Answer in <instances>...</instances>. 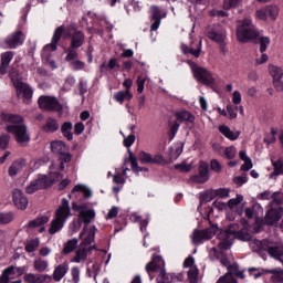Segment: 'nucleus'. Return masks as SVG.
<instances>
[{
    "instance_id": "1",
    "label": "nucleus",
    "mask_w": 283,
    "mask_h": 283,
    "mask_svg": "<svg viewBox=\"0 0 283 283\" xmlns=\"http://www.w3.org/2000/svg\"><path fill=\"white\" fill-rule=\"evenodd\" d=\"M87 233V227H84L82 232L80 233V240L82 242L80 243V248L75 252V256L73 258V262H85L87 260V247L92 245V242H94V239L96 238V226H93V229L90 230L87 235L83 239V235Z\"/></svg>"
},
{
    "instance_id": "2",
    "label": "nucleus",
    "mask_w": 283,
    "mask_h": 283,
    "mask_svg": "<svg viewBox=\"0 0 283 283\" xmlns=\"http://www.w3.org/2000/svg\"><path fill=\"white\" fill-rule=\"evenodd\" d=\"M67 218H70V201H67V199H63L61 206L55 211V219L51 222V227L49 229L50 235L59 233V231L63 229Z\"/></svg>"
},
{
    "instance_id": "3",
    "label": "nucleus",
    "mask_w": 283,
    "mask_h": 283,
    "mask_svg": "<svg viewBox=\"0 0 283 283\" xmlns=\"http://www.w3.org/2000/svg\"><path fill=\"white\" fill-rule=\"evenodd\" d=\"M259 34L258 29H255V25H253L251 20L244 19L243 21H239V25L237 27V39L240 43H249V41L258 39Z\"/></svg>"
},
{
    "instance_id": "4",
    "label": "nucleus",
    "mask_w": 283,
    "mask_h": 283,
    "mask_svg": "<svg viewBox=\"0 0 283 283\" xmlns=\"http://www.w3.org/2000/svg\"><path fill=\"white\" fill-rule=\"evenodd\" d=\"M7 132L14 136V140L20 145V147H28L30 145V134L28 133V126L21 125H9L7 126Z\"/></svg>"
},
{
    "instance_id": "5",
    "label": "nucleus",
    "mask_w": 283,
    "mask_h": 283,
    "mask_svg": "<svg viewBox=\"0 0 283 283\" xmlns=\"http://www.w3.org/2000/svg\"><path fill=\"white\" fill-rule=\"evenodd\" d=\"M63 32H65L64 27L56 28L51 43L46 44L43 49V56H46L45 63H48V65H50L52 70H56V62L54 60H50V55H48V52L50 51L56 52V43L61 41V38L63 36Z\"/></svg>"
},
{
    "instance_id": "6",
    "label": "nucleus",
    "mask_w": 283,
    "mask_h": 283,
    "mask_svg": "<svg viewBox=\"0 0 283 283\" xmlns=\"http://www.w3.org/2000/svg\"><path fill=\"white\" fill-rule=\"evenodd\" d=\"M222 27L220 24L209 25L207 28V36L214 43H218L222 54H227V43L224 39H227V32L220 31Z\"/></svg>"
},
{
    "instance_id": "7",
    "label": "nucleus",
    "mask_w": 283,
    "mask_h": 283,
    "mask_svg": "<svg viewBox=\"0 0 283 283\" xmlns=\"http://www.w3.org/2000/svg\"><path fill=\"white\" fill-rule=\"evenodd\" d=\"M38 103L44 112H61L63 109V106L54 96L42 95L39 97Z\"/></svg>"
},
{
    "instance_id": "8",
    "label": "nucleus",
    "mask_w": 283,
    "mask_h": 283,
    "mask_svg": "<svg viewBox=\"0 0 283 283\" xmlns=\"http://www.w3.org/2000/svg\"><path fill=\"white\" fill-rule=\"evenodd\" d=\"M216 231H218V226H212L211 228H207L205 230H195L192 233L193 244H202V242L211 240V238L216 235Z\"/></svg>"
},
{
    "instance_id": "9",
    "label": "nucleus",
    "mask_w": 283,
    "mask_h": 283,
    "mask_svg": "<svg viewBox=\"0 0 283 283\" xmlns=\"http://www.w3.org/2000/svg\"><path fill=\"white\" fill-rule=\"evenodd\" d=\"M64 36L71 38V48H81L83 43H85V35L83 32L76 30V27L74 24H71L67 27L66 32L64 33Z\"/></svg>"
},
{
    "instance_id": "10",
    "label": "nucleus",
    "mask_w": 283,
    "mask_h": 283,
    "mask_svg": "<svg viewBox=\"0 0 283 283\" xmlns=\"http://www.w3.org/2000/svg\"><path fill=\"white\" fill-rule=\"evenodd\" d=\"M192 73L198 81V83H202V85H213L214 78L211 72H209L207 69L201 67V66H193L192 67Z\"/></svg>"
},
{
    "instance_id": "11",
    "label": "nucleus",
    "mask_w": 283,
    "mask_h": 283,
    "mask_svg": "<svg viewBox=\"0 0 283 283\" xmlns=\"http://www.w3.org/2000/svg\"><path fill=\"white\" fill-rule=\"evenodd\" d=\"M239 277L240 280H244V270L240 271V265L238 263L230 264L228 268V273H226L223 276H221L218 280V283H226L230 280H235V277Z\"/></svg>"
},
{
    "instance_id": "12",
    "label": "nucleus",
    "mask_w": 283,
    "mask_h": 283,
    "mask_svg": "<svg viewBox=\"0 0 283 283\" xmlns=\"http://www.w3.org/2000/svg\"><path fill=\"white\" fill-rule=\"evenodd\" d=\"M235 229H238V224H230L228 233H230V235H234L237 240H241L242 242H251L253 240V235H251L248 228H242L240 231H235Z\"/></svg>"
},
{
    "instance_id": "13",
    "label": "nucleus",
    "mask_w": 283,
    "mask_h": 283,
    "mask_svg": "<svg viewBox=\"0 0 283 283\" xmlns=\"http://www.w3.org/2000/svg\"><path fill=\"white\" fill-rule=\"evenodd\" d=\"M283 208H270L265 213V224L273 227V224H277L280 220H282Z\"/></svg>"
},
{
    "instance_id": "14",
    "label": "nucleus",
    "mask_w": 283,
    "mask_h": 283,
    "mask_svg": "<svg viewBox=\"0 0 283 283\" xmlns=\"http://www.w3.org/2000/svg\"><path fill=\"white\" fill-rule=\"evenodd\" d=\"M12 198H13V205L17 207V209H21V211H25L28 209V197L23 193L21 189H13L12 190Z\"/></svg>"
},
{
    "instance_id": "15",
    "label": "nucleus",
    "mask_w": 283,
    "mask_h": 283,
    "mask_svg": "<svg viewBox=\"0 0 283 283\" xmlns=\"http://www.w3.org/2000/svg\"><path fill=\"white\" fill-rule=\"evenodd\" d=\"M12 83H13L17 92H20V94H22V96H23V98H25V101H30V98H32V94L34 93V91H32V87L30 85L23 83L19 78H12Z\"/></svg>"
},
{
    "instance_id": "16",
    "label": "nucleus",
    "mask_w": 283,
    "mask_h": 283,
    "mask_svg": "<svg viewBox=\"0 0 283 283\" xmlns=\"http://www.w3.org/2000/svg\"><path fill=\"white\" fill-rule=\"evenodd\" d=\"M139 160L143 165H167V160L163 156L156 155L151 157L145 151L139 153Z\"/></svg>"
},
{
    "instance_id": "17",
    "label": "nucleus",
    "mask_w": 283,
    "mask_h": 283,
    "mask_svg": "<svg viewBox=\"0 0 283 283\" xmlns=\"http://www.w3.org/2000/svg\"><path fill=\"white\" fill-rule=\"evenodd\" d=\"M23 41H25V35L22 31H17L7 38L4 43L9 45L10 50H14L15 48H19V45H23Z\"/></svg>"
},
{
    "instance_id": "18",
    "label": "nucleus",
    "mask_w": 283,
    "mask_h": 283,
    "mask_svg": "<svg viewBox=\"0 0 283 283\" xmlns=\"http://www.w3.org/2000/svg\"><path fill=\"white\" fill-rule=\"evenodd\" d=\"M151 10V21H154V23L150 25V30L156 31L158 28H160V21L167 17V13H163V11H160V7L158 6H153Z\"/></svg>"
},
{
    "instance_id": "19",
    "label": "nucleus",
    "mask_w": 283,
    "mask_h": 283,
    "mask_svg": "<svg viewBox=\"0 0 283 283\" xmlns=\"http://www.w3.org/2000/svg\"><path fill=\"white\" fill-rule=\"evenodd\" d=\"M40 189H48V176H42L33 180L30 186L25 188V192L34 193V191H39Z\"/></svg>"
},
{
    "instance_id": "20",
    "label": "nucleus",
    "mask_w": 283,
    "mask_h": 283,
    "mask_svg": "<svg viewBox=\"0 0 283 283\" xmlns=\"http://www.w3.org/2000/svg\"><path fill=\"white\" fill-rule=\"evenodd\" d=\"M229 235H231V232H229V229L226 231H221L218 234L219 240H221L218 243L219 253H222V251H229V249H231V241H229Z\"/></svg>"
},
{
    "instance_id": "21",
    "label": "nucleus",
    "mask_w": 283,
    "mask_h": 283,
    "mask_svg": "<svg viewBox=\"0 0 283 283\" xmlns=\"http://www.w3.org/2000/svg\"><path fill=\"white\" fill-rule=\"evenodd\" d=\"M266 253L271 255V258H274V260H279V262H282L283 259V245H273L271 243H268V247H265Z\"/></svg>"
},
{
    "instance_id": "22",
    "label": "nucleus",
    "mask_w": 283,
    "mask_h": 283,
    "mask_svg": "<svg viewBox=\"0 0 283 283\" xmlns=\"http://www.w3.org/2000/svg\"><path fill=\"white\" fill-rule=\"evenodd\" d=\"M14 57V53L12 51L4 52L1 55V66L0 74H8V67L10 65V61Z\"/></svg>"
},
{
    "instance_id": "23",
    "label": "nucleus",
    "mask_w": 283,
    "mask_h": 283,
    "mask_svg": "<svg viewBox=\"0 0 283 283\" xmlns=\"http://www.w3.org/2000/svg\"><path fill=\"white\" fill-rule=\"evenodd\" d=\"M51 151L56 156H61L62 154L70 151V148L63 140H54L51 142Z\"/></svg>"
},
{
    "instance_id": "24",
    "label": "nucleus",
    "mask_w": 283,
    "mask_h": 283,
    "mask_svg": "<svg viewBox=\"0 0 283 283\" xmlns=\"http://www.w3.org/2000/svg\"><path fill=\"white\" fill-rule=\"evenodd\" d=\"M67 271H70V266L67 263H62L57 265L53 272V280L54 282H61L63 277L67 274Z\"/></svg>"
},
{
    "instance_id": "25",
    "label": "nucleus",
    "mask_w": 283,
    "mask_h": 283,
    "mask_svg": "<svg viewBox=\"0 0 283 283\" xmlns=\"http://www.w3.org/2000/svg\"><path fill=\"white\" fill-rule=\"evenodd\" d=\"M175 116L177 118V123H193V120H196V116L186 109L176 112Z\"/></svg>"
},
{
    "instance_id": "26",
    "label": "nucleus",
    "mask_w": 283,
    "mask_h": 283,
    "mask_svg": "<svg viewBox=\"0 0 283 283\" xmlns=\"http://www.w3.org/2000/svg\"><path fill=\"white\" fill-rule=\"evenodd\" d=\"M25 167V159L14 160L9 167L8 174L11 178H14L19 171H21Z\"/></svg>"
},
{
    "instance_id": "27",
    "label": "nucleus",
    "mask_w": 283,
    "mask_h": 283,
    "mask_svg": "<svg viewBox=\"0 0 283 283\" xmlns=\"http://www.w3.org/2000/svg\"><path fill=\"white\" fill-rule=\"evenodd\" d=\"M42 130L45 132V134H54V132H59V122L49 117L45 125L42 127Z\"/></svg>"
},
{
    "instance_id": "28",
    "label": "nucleus",
    "mask_w": 283,
    "mask_h": 283,
    "mask_svg": "<svg viewBox=\"0 0 283 283\" xmlns=\"http://www.w3.org/2000/svg\"><path fill=\"white\" fill-rule=\"evenodd\" d=\"M48 222H50V217L48 216L38 217L36 219L31 220L28 223L27 229H36V227H42V224H48Z\"/></svg>"
},
{
    "instance_id": "29",
    "label": "nucleus",
    "mask_w": 283,
    "mask_h": 283,
    "mask_svg": "<svg viewBox=\"0 0 283 283\" xmlns=\"http://www.w3.org/2000/svg\"><path fill=\"white\" fill-rule=\"evenodd\" d=\"M219 132L229 140H238L240 138V132L233 133L228 126H220Z\"/></svg>"
},
{
    "instance_id": "30",
    "label": "nucleus",
    "mask_w": 283,
    "mask_h": 283,
    "mask_svg": "<svg viewBox=\"0 0 283 283\" xmlns=\"http://www.w3.org/2000/svg\"><path fill=\"white\" fill-rule=\"evenodd\" d=\"M250 244L252 247V250L255 253H260V255H262V251H266V247H269V242L266 241L262 242L258 239L252 240Z\"/></svg>"
},
{
    "instance_id": "31",
    "label": "nucleus",
    "mask_w": 283,
    "mask_h": 283,
    "mask_svg": "<svg viewBox=\"0 0 283 283\" xmlns=\"http://www.w3.org/2000/svg\"><path fill=\"white\" fill-rule=\"evenodd\" d=\"M80 218L83 220L84 224H90V222L96 218V212L92 209L85 210L84 208L80 211Z\"/></svg>"
},
{
    "instance_id": "32",
    "label": "nucleus",
    "mask_w": 283,
    "mask_h": 283,
    "mask_svg": "<svg viewBox=\"0 0 283 283\" xmlns=\"http://www.w3.org/2000/svg\"><path fill=\"white\" fill-rule=\"evenodd\" d=\"M76 247H78V239H71L64 244L62 253L64 255H69V253H72L76 249Z\"/></svg>"
},
{
    "instance_id": "33",
    "label": "nucleus",
    "mask_w": 283,
    "mask_h": 283,
    "mask_svg": "<svg viewBox=\"0 0 283 283\" xmlns=\"http://www.w3.org/2000/svg\"><path fill=\"white\" fill-rule=\"evenodd\" d=\"M158 283H172L174 282V275L168 274L165 269L160 268L159 275L157 276Z\"/></svg>"
},
{
    "instance_id": "34",
    "label": "nucleus",
    "mask_w": 283,
    "mask_h": 283,
    "mask_svg": "<svg viewBox=\"0 0 283 283\" xmlns=\"http://www.w3.org/2000/svg\"><path fill=\"white\" fill-rule=\"evenodd\" d=\"M128 154H129L128 160L130 161L133 171H135L136 174H138V171H148L147 168H142L138 166V158L134 157V154L132 153L130 149H128Z\"/></svg>"
},
{
    "instance_id": "35",
    "label": "nucleus",
    "mask_w": 283,
    "mask_h": 283,
    "mask_svg": "<svg viewBox=\"0 0 283 283\" xmlns=\"http://www.w3.org/2000/svg\"><path fill=\"white\" fill-rule=\"evenodd\" d=\"M57 160L60 163L61 171H65V163H72V154L67 150L66 153L59 155Z\"/></svg>"
},
{
    "instance_id": "36",
    "label": "nucleus",
    "mask_w": 283,
    "mask_h": 283,
    "mask_svg": "<svg viewBox=\"0 0 283 283\" xmlns=\"http://www.w3.org/2000/svg\"><path fill=\"white\" fill-rule=\"evenodd\" d=\"M115 101L117 103H124L125 98L126 101H132L134 98V95L129 92V90H126V92L119 91L114 95Z\"/></svg>"
},
{
    "instance_id": "37",
    "label": "nucleus",
    "mask_w": 283,
    "mask_h": 283,
    "mask_svg": "<svg viewBox=\"0 0 283 283\" xmlns=\"http://www.w3.org/2000/svg\"><path fill=\"white\" fill-rule=\"evenodd\" d=\"M61 132L69 140L74 139V135L72 134V122H65L61 127Z\"/></svg>"
},
{
    "instance_id": "38",
    "label": "nucleus",
    "mask_w": 283,
    "mask_h": 283,
    "mask_svg": "<svg viewBox=\"0 0 283 283\" xmlns=\"http://www.w3.org/2000/svg\"><path fill=\"white\" fill-rule=\"evenodd\" d=\"M212 252H213V256L217 260H220L221 264L223 266H227V269H229V266L231 265V263L229 262V259H227V256H224L223 252H219L218 248H212Z\"/></svg>"
},
{
    "instance_id": "39",
    "label": "nucleus",
    "mask_w": 283,
    "mask_h": 283,
    "mask_svg": "<svg viewBox=\"0 0 283 283\" xmlns=\"http://www.w3.org/2000/svg\"><path fill=\"white\" fill-rule=\"evenodd\" d=\"M158 262H161L160 256L154 258L147 265H146V271L148 274L150 273H156L158 269H160V265H158Z\"/></svg>"
},
{
    "instance_id": "40",
    "label": "nucleus",
    "mask_w": 283,
    "mask_h": 283,
    "mask_svg": "<svg viewBox=\"0 0 283 283\" xmlns=\"http://www.w3.org/2000/svg\"><path fill=\"white\" fill-rule=\"evenodd\" d=\"M269 73L271 74L273 81L283 77V70H282V67L275 66L273 64L269 65Z\"/></svg>"
},
{
    "instance_id": "41",
    "label": "nucleus",
    "mask_w": 283,
    "mask_h": 283,
    "mask_svg": "<svg viewBox=\"0 0 283 283\" xmlns=\"http://www.w3.org/2000/svg\"><path fill=\"white\" fill-rule=\"evenodd\" d=\"M3 118L7 123H12L13 125H22L21 123H23V118L20 115L6 114Z\"/></svg>"
},
{
    "instance_id": "42",
    "label": "nucleus",
    "mask_w": 283,
    "mask_h": 283,
    "mask_svg": "<svg viewBox=\"0 0 283 283\" xmlns=\"http://www.w3.org/2000/svg\"><path fill=\"white\" fill-rule=\"evenodd\" d=\"M273 167H274V171L270 175V178H273V176H282L283 175V160L282 159L274 161Z\"/></svg>"
},
{
    "instance_id": "43",
    "label": "nucleus",
    "mask_w": 283,
    "mask_h": 283,
    "mask_svg": "<svg viewBox=\"0 0 283 283\" xmlns=\"http://www.w3.org/2000/svg\"><path fill=\"white\" fill-rule=\"evenodd\" d=\"M265 12H268L272 21H275L277 19V14H280V8H277V6H268L265 7Z\"/></svg>"
},
{
    "instance_id": "44",
    "label": "nucleus",
    "mask_w": 283,
    "mask_h": 283,
    "mask_svg": "<svg viewBox=\"0 0 283 283\" xmlns=\"http://www.w3.org/2000/svg\"><path fill=\"white\" fill-rule=\"evenodd\" d=\"M33 266L35 271H39V273H43L48 269V261L43 259H38L34 261Z\"/></svg>"
},
{
    "instance_id": "45",
    "label": "nucleus",
    "mask_w": 283,
    "mask_h": 283,
    "mask_svg": "<svg viewBox=\"0 0 283 283\" xmlns=\"http://www.w3.org/2000/svg\"><path fill=\"white\" fill-rule=\"evenodd\" d=\"M12 220H14V213L12 212L0 213V224H10Z\"/></svg>"
},
{
    "instance_id": "46",
    "label": "nucleus",
    "mask_w": 283,
    "mask_h": 283,
    "mask_svg": "<svg viewBox=\"0 0 283 283\" xmlns=\"http://www.w3.org/2000/svg\"><path fill=\"white\" fill-rule=\"evenodd\" d=\"M38 249H39V239H32L28 241L25 244V251L28 253H34V251Z\"/></svg>"
},
{
    "instance_id": "47",
    "label": "nucleus",
    "mask_w": 283,
    "mask_h": 283,
    "mask_svg": "<svg viewBox=\"0 0 283 283\" xmlns=\"http://www.w3.org/2000/svg\"><path fill=\"white\" fill-rule=\"evenodd\" d=\"M198 268L197 266H191L188 271V280L190 283H198Z\"/></svg>"
},
{
    "instance_id": "48",
    "label": "nucleus",
    "mask_w": 283,
    "mask_h": 283,
    "mask_svg": "<svg viewBox=\"0 0 283 283\" xmlns=\"http://www.w3.org/2000/svg\"><path fill=\"white\" fill-rule=\"evenodd\" d=\"M213 196H216L213 190H208L203 192L200 196V205H207V202H211V200H213Z\"/></svg>"
},
{
    "instance_id": "49",
    "label": "nucleus",
    "mask_w": 283,
    "mask_h": 283,
    "mask_svg": "<svg viewBox=\"0 0 283 283\" xmlns=\"http://www.w3.org/2000/svg\"><path fill=\"white\" fill-rule=\"evenodd\" d=\"M76 191H82V193H84V198H92V191L83 185H77L72 189V193H76Z\"/></svg>"
},
{
    "instance_id": "50",
    "label": "nucleus",
    "mask_w": 283,
    "mask_h": 283,
    "mask_svg": "<svg viewBox=\"0 0 283 283\" xmlns=\"http://www.w3.org/2000/svg\"><path fill=\"white\" fill-rule=\"evenodd\" d=\"M223 154L226 156V158H228V160H233V158H235V146H230L224 148Z\"/></svg>"
},
{
    "instance_id": "51",
    "label": "nucleus",
    "mask_w": 283,
    "mask_h": 283,
    "mask_svg": "<svg viewBox=\"0 0 283 283\" xmlns=\"http://www.w3.org/2000/svg\"><path fill=\"white\" fill-rule=\"evenodd\" d=\"M260 43V52L264 53L266 52V48H269V43H271V39L269 36H262L259 40Z\"/></svg>"
},
{
    "instance_id": "52",
    "label": "nucleus",
    "mask_w": 283,
    "mask_h": 283,
    "mask_svg": "<svg viewBox=\"0 0 283 283\" xmlns=\"http://www.w3.org/2000/svg\"><path fill=\"white\" fill-rule=\"evenodd\" d=\"M76 49L77 48L70 46L65 61H75V59H78V52H76Z\"/></svg>"
},
{
    "instance_id": "53",
    "label": "nucleus",
    "mask_w": 283,
    "mask_h": 283,
    "mask_svg": "<svg viewBox=\"0 0 283 283\" xmlns=\"http://www.w3.org/2000/svg\"><path fill=\"white\" fill-rule=\"evenodd\" d=\"M271 280L274 283H283V271L275 269Z\"/></svg>"
},
{
    "instance_id": "54",
    "label": "nucleus",
    "mask_w": 283,
    "mask_h": 283,
    "mask_svg": "<svg viewBox=\"0 0 283 283\" xmlns=\"http://www.w3.org/2000/svg\"><path fill=\"white\" fill-rule=\"evenodd\" d=\"M271 199H272V205L273 203L283 205V192H280V191L273 192L271 196Z\"/></svg>"
},
{
    "instance_id": "55",
    "label": "nucleus",
    "mask_w": 283,
    "mask_h": 283,
    "mask_svg": "<svg viewBox=\"0 0 283 283\" xmlns=\"http://www.w3.org/2000/svg\"><path fill=\"white\" fill-rule=\"evenodd\" d=\"M71 275H72V282L73 283L81 282V270L78 268H76V266L72 268Z\"/></svg>"
},
{
    "instance_id": "56",
    "label": "nucleus",
    "mask_w": 283,
    "mask_h": 283,
    "mask_svg": "<svg viewBox=\"0 0 283 283\" xmlns=\"http://www.w3.org/2000/svg\"><path fill=\"white\" fill-rule=\"evenodd\" d=\"M175 169H179V171L187 174L191 169H193V167L191 166V164L187 165L185 161H182L181 164L175 165Z\"/></svg>"
},
{
    "instance_id": "57",
    "label": "nucleus",
    "mask_w": 283,
    "mask_h": 283,
    "mask_svg": "<svg viewBox=\"0 0 283 283\" xmlns=\"http://www.w3.org/2000/svg\"><path fill=\"white\" fill-rule=\"evenodd\" d=\"M227 112H228V116L230 118V120H233V118H238V106H233V105H228L227 106Z\"/></svg>"
},
{
    "instance_id": "58",
    "label": "nucleus",
    "mask_w": 283,
    "mask_h": 283,
    "mask_svg": "<svg viewBox=\"0 0 283 283\" xmlns=\"http://www.w3.org/2000/svg\"><path fill=\"white\" fill-rule=\"evenodd\" d=\"M240 0H224L223 8L224 10H231V8H238Z\"/></svg>"
},
{
    "instance_id": "59",
    "label": "nucleus",
    "mask_w": 283,
    "mask_h": 283,
    "mask_svg": "<svg viewBox=\"0 0 283 283\" xmlns=\"http://www.w3.org/2000/svg\"><path fill=\"white\" fill-rule=\"evenodd\" d=\"M8 145H10V135H1L0 149H8Z\"/></svg>"
},
{
    "instance_id": "60",
    "label": "nucleus",
    "mask_w": 283,
    "mask_h": 283,
    "mask_svg": "<svg viewBox=\"0 0 283 283\" xmlns=\"http://www.w3.org/2000/svg\"><path fill=\"white\" fill-rule=\"evenodd\" d=\"M242 200H244V197H242L241 195H238L237 198L230 199L228 201V206L230 209H233V207H237V205H240V202H242Z\"/></svg>"
},
{
    "instance_id": "61",
    "label": "nucleus",
    "mask_w": 283,
    "mask_h": 283,
    "mask_svg": "<svg viewBox=\"0 0 283 283\" xmlns=\"http://www.w3.org/2000/svg\"><path fill=\"white\" fill-rule=\"evenodd\" d=\"M207 180H209V176L197 175L192 177V182H196L197 185H203Z\"/></svg>"
},
{
    "instance_id": "62",
    "label": "nucleus",
    "mask_w": 283,
    "mask_h": 283,
    "mask_svg": "<svg viewBox=\"0 0 283 283\" xmlns=\"http://www.w3.org/2000/svg\"><path fill=\"white\" fill-rule=\"evenodd\" d=\"M214 196H219L220 198H229V189L220 188L213 190Z\"/></svg>"
},
{
    "instance_id": "63",
    "label": "nucleus",
    "mask_w": 283,
    "mask_h": 283,
    "mask_svg": "<svg viewBox=\"0 0 283 283\" xmlns=\"http://www.w3.org/2000/svg\"><path fill=\"white\" fill-rule=\"evenodd\" d=\"M24 282H28V283H39L38 276L34 275L33 273L25 274L24 275Z\"/></svg>"
},
{
    "instance_id": "64",
    "label": "nucleus",
    "mask_w": 283,
    "mask_h": 283,
    "mask_svg": "<svg viewBox=\"0 0 283 283\" xmlns=\"http://www.w3.org/2000/svg\"><path fill=\"white\" fill-rule=\"evenodd\" d=\"M272 83H273L274 90H276L277 92H283L282 78L273 80Z\"/></svg>"
}]
</instances>
